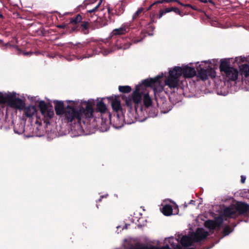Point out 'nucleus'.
Returning a JSON list of instances; mask_svg holds the SVG:
<instances>
[{"mask_svg":"<svg viewBox=\"0 0 249 249\" xmlns=\"http://www.w3.org/2000/svg\"><path fill=\"white\" fill-rule=\"evenodd\" d=\"M71 103L73 106L68 105L66 107L61 101H54L55 104L54 109L57 115L64 114L66 119L68 123L74 122L80 123L83 119L90 118L93 116V104L89 102H85V108L80 106L77 108L74 106L75 105V101H68Z\"/></svg>","mask_w":249,"mask_h":249,"instance_id":"nucleus-1","label":"nucleus"},{"mask_svg":"<svg viewBox=\"0 0 249 249\" xmlns=\"http://www.w3.org/2000/svg\"><path fill=\"white\" fill-rule=\"evenodd\" d=\"M129 40V39L124 38L121 36H113L110 39H107L106 40L103 41V43L97 44V46L101 49L105 47L104 44L109 47V49L107 50L106 52L107 53H109L117 50H125L128 49L131 45Z\"/></svg>","mask_w":249,"mask_h":249,"instance_id":"nucleus-2","label":"nucleus"},{"mask_svg":"<svg viewBox=\"0 0 249 249\" xmlns=\"http://www.w3.org/2000/svg\"><path fill=\"white\" fill-rule=\"evenodd\" d=\"M108 100L111 101V107L113 110L116 111V114L111 115L109 112H107V115L109 118L110 123L112 124L113 126L116 128H119L121 126L120 124L117 122L119 120V111H122V108L121 107V101L118 96H111L107 97Z\"/></svg>","mask_w":249,"mask_h":249,"instance_id":"nucleus-3","label":"nucleus"},{"mask_svg":"<svg viewBox=\"0 0 249 249\" xmlns=\"http://www.w3.org/2000/svg\"><path fill=\"white\" fill-rule=\"evenodd\" d=\"M219 69L222 74L229 80L233 81L237 79L238 71L236 69L230 66L229 59H221Z\"/></svg>","mask_w":249,"mask_h":249,"instance_id":"nucleus-4","label":"nucleus"},{"mask_svg":"<svg viewBox=\"0 0 249 249\" xmlns=\"http://www.w3.org/2000/svg\"><path fill=\"white\" fill-rule=\"evenodd\" d=\"M249 213V205L242 202H238L235 208L228 207L224 209V215L228 218H235L240 214Z\"/></svg>","mask_w":249,"mask_h":249,"instance_id":"nucleus-5","label":"nucleus"},{"mask_svg":"<svg viewBox=\"0 0 249 249\" xmlns=\"http://www.w3.org/2000/svg\"><path fill=\"white\" fill-rule=\"evenodd\" d=\"M197 76L202 80H207L209 77L213 78L216 76L215 70L209 65L202 67V65H199L197 67Z\"/></svg>","mask_w":249,"mask_h":249,"instance_id":"nucleus-6","label":"nucleus"},{"mask_svg":"<svg viewBox=\"0 0 249 249\" xmlns=\"http://www.w3.org/2000/svg\"><path fill=\"white\" fill-rule=\"evenodd\" d=\"M178 72L175 67L169 71V76L165 81V85L170 89L177 88L178 86L180 75H178Z\"/></svg>","mask_w":249,"mask_h":249,"instance_id":"nucleus-7","label":"nucleus"},{"mask_svg":"<svg viewBox=\"0 0 249 249\" xmlns=\"http://www.w3.org/2000/svg\"><path fill=\"white\" fill-rule=\"evenodd\" d=\"M8 105L12 108L17 109L20 110L25 108V101L16 97V93H10V95L7 97Z\"/></svg>","mask_w":249,"mask_h":249,"instance_id":"nucleus-8","label":"nucleus"},{"mask_svg":"<svg viewBox=\"0 0 249 249\" xmlns=\"http://www.w3.org/2000/svg\"><path fill=\"white\" fill-rule=\"evenodd\" d=\"M176 69L177 70L178 75H182L185 78H191L196 75V71L194 68H192L186 66L183 68L179 66H175Z\"/></svg>","mask_w":249,"mask_h":249,"instance_id":"nucleus-9","label":"nucleus"},{"mask_svg":"<svg viewBox=\"0 0 249 249\" xmlns=\"http://www.w3.org/2000/svg\"><path fill=\"white\" fill-rule=\"evenodd\" d=\"M223 222V219L221 216L215 218L214 220H208L205 221L204 225L206 228L210 230H214L217 228H220Z\"/></svg>","mask_w":249,"mask_h":249,"instance_id":"nucleus-10","label":"nucleus"},{"mask_svg":"<svg viewBox=\"0 0 249 249\" xmlns=\"http://www.w3.org/2000/svg\"><path fill=\"white\" fill-rule=\"evenodd\" d=\"M141 85H138L136 86L135 89L132 94V99L134 102V109L136 112L137 111L138 107L140 106V103L141 102L142 96L140 93L141 89Z\"/></svg>","mask_w":249,"mask_h":249,"instance_id":"nucleus-11","label":"nucleus"},{"mask_svg":"<svg viewBox=\"0 0 249 249\" xmlns=\"http://www.w3.org/2000/svg\"><path fill=\"white\" fill-rule=\"evenodd\" d=\"M208 235V232L205 231L202 228H198L196 233L192 235L194 242H198L204 240Z\"/></svg>","mask_w":249,"mask_h":249,"instance_id":"nucleus-12","label":"nucleus"},{"mask_svg":"<svg viewBox=\"0 0 249 249\" xmlns=\"http://www.w3.org/2000/svg\"><path fill=\"white\" fill-rule=\"evenodd\" d=\"M82 18L80 14H78L76 17L71 18L70 19L69 24L71 25L70 32H77L79 29V23L82 21Z\"/></svg>","mask_w":249,"mask_h":249,"instance_id":"nucleus-13","label":"nucleus"},{"mask_svg":"<svg viewBox=\"0 0 249 249\" xmlns=\"http://www.w3.org/2000/svg\"><path fill=\"white\" fill-rule=\"evenodd\" d=\"M161 76H157L154 78H149L143 80L142 84L145 87H155L160 83V79Z\"/></svg>","mask_w":249,"mask_h":249,"instance_id":"nucleus-14","label":"nucleus"},{"mask_svg":"<svg viewBox=\"0 0 249 249\" xmlns=\"http://www.w3.org/2000/svg\"><path fill=\"white\" fill-rule=\"evenodd\" d=\"M194 242L192 236L190 237L186 235H184L182 237L180 241L181 246L184 247V249H193L192 247L194 246Z\"/></svg>","mask_w":249,"mask_h":249,"instance_id":"nucleus-15","label":"nucleus"},{"mask_svg":"<svg viewBox=\"0 0 249 249\" xmlns=\"http://www.w3.org/2000/svg\"><path fill=\"white\" fill-rule=\"evenodd\" d=\"M24 111V114L28 118L32 117L36 112V108L35 106L30 105L27 107L25 106V108L22 110Z\"/></svg>","mask_w":249,"mask_h":249,"instance_id":"nucleus-16","label":"nucleus"},{"mask_svg":"<svg viewBox=\"0 0 249 249\" xmlns=\"http://www.w3.org/2000/svg\"><path fill=\"white\" fill-rule=\"evenodd\" d=\"M127 30H128V28H126L124 26H123V27H121L120 28H119L115 29L112 31V32L111 33L112 36L111 37H112L113 36L117 37L116 36L124 35L125 33L127 32Z\"/></svg>","mask_w":249,"mask_h":249,"instance_id":"nucleus-17","label":"nucleus"},{"mask_svg":"<svg viewBox=\"0 0 249 249\" xmlns=\"http://www.w3.org/2000/svg\"><path fill=\"white\" fill-rule=\"evenodd\" d=\"M162 213L165 216L171 215L173 213V207L169 204H166L162 207Z\"/></svg>","mask_w":249,"mask_h":249,"instance_id":"nucleus-18","label":"nucleus"},{"mask_svg":"<svg viewBox=\"0 0 249 249\" xmlns=\"http://www.w3.org/2000/svg\"><path fill=\"white\" fill-rule=\"evenodd\" d=\"M89 23L88 21L81 22L80 25H79L78 31L80 30L83 34L85 35L88 34L89 33Z\"/></svg>","mask_w":249,"mask_h":249,"instance_id":"nucleus-19","label":"nucleus"},{"mask_svg":"<svg viewBox=\"0 0 249 249\" xmlns=\"http://www.w3.org/2000/svg\"><path fill=\"white\" fill-rule=\"evenodd\" d=\"M240 73L241 75H244L247 77L249 76V65L248 64H243L239 67Z\"/></svg>","mask_w":249,"mask_h":249,"instance_id":"nucleus-20","label":"nucleus"},{"mask_svg":"<svg viewBox=\"0 0 249 249\" xmlns=\"http://www.w3.org/2000/svg\"><path fill=\"white\" fill-rule=\"evenodd\" d=\"M50 105V104H47L44 101H41L39 102L38 107L42 115H45V112L49 108Z\"/></svg>","mask_w":249,"mask_h":249,"instance_id":"nucleus-21","label":"nucleus"},{"mask_svg":"<svg viewBox=\"0 0 249 249\" xmlns=\"http://www.w3.org/2000/svg\"><path fill=\"white\" fill-rule=\"evenodd\" d=\"M97 110L101 113H106L107 107L105 104L101 100L97 103Z\"/></svg>","mask_w":249,"mask_h":249,"instance_id":"nucleus-22","label":"nucleus"},{"mask_svg":"<svg viewBox=\"0 0 249 249\" xmlns=\"http://www.w3.org/2000/svg\"><path fill=\"white\" fill-rule=\"evenodd\" d=\"M143 102L144 106L146 107H149L152 105V99L148 93L145 94L143 98Z\"/></svg>","mask_w":249,"mask_h":249,"instance_id":"nucleus-23","label":"nucleus"},{"mask_svg":"<svg viewBox=\"0 0 249 249\" xmlns=\"http://www.w3.org/2000/svg\"><path fill=\"white\" fill-rule=\"evenodd\" d=\"M119 90L122 93H128L131 91V88L129 86H120Z\"/></svg>","mask_w":249,"mask_h":249,"instance_id":"nucleus-24","label":"nucleus"},{"mask_svg":"<svg viewBox=\"0 0 249 249\" xmlns=\"http://www.w3.org/2000/svg\"><path fill=\"white\" fill-rule=\"evenodd\" d=\"M10 95V93L8 94H3L0 92V104H4L8 103L7 97Z\"/></svg>","mask_w":249,"mask_h":249,"instance_id":"nucleus-25","label":"nucleus"},{"mask_svg":"<svg viewBox=\"0 0 249 249\" xmlns=\"http://www.w3.org/2000/svg\"><path fill=\"white\" fill-rule=\"evenodd\" d=\"M165 12H166V13L173 11L175 13H176L181 16H182L181 14V12H180L179 9L177 7H172L170 8H166L165 9Z\"/></svg>","mask_w":249,"mask_h":249,"instance_id":"nucleus-26","label":"nucleus"},{"mask_svg":"<svg viewBox=\"0 0 249 249\" xmlns=\"http://www.w3.org/2000/svg\"><path fill=\"white\" fill-rule=\"evenodd\" d=\"M45 117L47 116L49 119L53 118L54 115L53 110V107L52 105H50L49 108L47 110V111L45 112V115H43Z\"/></svg>","mask_w":249,"mask_h":249,"instance_id":"nucleus-27","label":"nucleus"},{"mask_svg":"<svg viewBox=\"0 0 249 249\" xmlns=\"http://www.w3.org/2000/svg\"><path fill=\"white\" fill-rule=\"evenodd\" d=\"M126 106L129 107L130 110H133L134 102L132 98H128L125 100Z\"/></svg>","mask_w":249,"mask_h":249,"instance_id":"nucleus-28","label":"nucleus"},{"mask_svg":"<svg viewBox=\"0 0 249 249\" xmlns=\"http://www.w3.org/2000/svg\"><path fill=\"white\" fill-rule=\"evenodd\" d=\"M101 3H102V1L100 0L99 1V2L98 3V4L94 8H93L91 10H88L87 11L88 16L89 17V14H90V17H92V14H93V15L94 14L95 12L97 11V9L98 8V7H99V6L101 4Z\"/></svg>","mask_w":249,"mask_h":249,"instance_id":"nucleus-29","label":"nucleus"},{"mask_svg":"<svg viewBox=\"0 0 249 249\" xmlns=\"http://www.w3.org/2000/svg\"><path fill=\"white\" fill-rule=\"evenodd\" d=\"M74 46H77V47H78L79 48H88L90 46H91V45L89 44V43L88 42H83L82 43H78L76 44L75 45H74Z\"/></svg>","mask_w":249,"mask_h":249,"instance_id":"nucleus-30","label":"nucleus"},{"mask_svg":"<svg viewBox=\"0 0 249 249\" xmlns=\"http://www.w3.org/2000/svg\"><path fill=\"white\" fill-rule=\"evenodd\" d=\"M231 232V230L229 226H226L222 231V233L224 236L229 235Z\"/></svg>","mask_w":249,"mask_h":249,"instance_id":"nucleus-31","label":"nucleus"},{"mask_svg":"<svg viewBox=\"0 0 249 249\" xmlns=\"http://www.w3.org/2000/svg\"><path fill=\"white\" fill-rule=\"evenodd\" d=\"M0 46L1 49L3 50H6L8 47L11 48L12 47L9 43L5 44L2 41V40H0Z\"/></svg>","mask_w":249,"mask_h":249,"instance_id":"nucleus-32","label":"nucleus"},{"mask_svg":"<svg viewBox=\"0 0 249 249\" xmlns=\"http://www.w3.org/2000/svg\"><path fill=\"white\" fill-rule=\"evenodd\" d=\"M57 27L60 29H68L71 27L69 22L68 23H63L57 25Z\"/></svg>","mask_w":249,"mask_h":249,"instance_id":"nucleus-33","label":"nucleus"},{"mask_svg":"<svg viewBox=\"0 0 249 249\" xmlns=\"http://www.w3.org/2000/svg\"><path fill=\"white\" fill-rule=\"evenodd\" d=\"M143 11V8H141L139 9L133 15V18L134 19L136 18H137L142 13V12Z\"/></svg>","mask_w":249,"mask_h":249,"instance_id":"nucleus-34","label":"nucleus"},{"mask_svg":"<svg viewBox=\"0 0 249 249\" xmlns=\"http://www.w3.org/2000/svg\"><path fill=\"white\" fill-rule=\"evenodd\" d=\"M171 245L174 249H183V248L178 243L174 244L171 243Z\"/></svg>","mask_w":249,"mask_h":249,"instance_id":"nucleus-35","label":"nucleus"},{"mask_svg":"<svg viewBox=\"0 0 249 249\" xmlns=\"http://www.w3.org/2000/svg\"><path fill=\"white\" fill-rule=\"evenodd\" d=\"M173 214H178V212H179V209H178V205H177L176 204L173 207Z\"/></svg>","mask_w":249,"mask_h":249,"instance_id":"nucleus-36","label":"nucleus"},{"mask_svg":"<svg viewBox=\"0 0 249 249\" xmlns=\"http://www.w3.org/2000/svg\"><path fill=\"white\" fill-rule=\"evenodd\" d=\"M166 12H165V10H160L159 11V14L158 15H157V18H160L164 14H166Z\"/></svg>","mask_w":249,"mask_h":249,"instance_id":"nucleus-37","label":"nucleus"},{"mask_svg":"<svg viewBox=\"0 0 249 249\" xmlns=\"http://www.w3.org/2000/svg\"><path fill=\"white\" fill-rule=\"evenodd\" d=\"M148 28L149 29V30L153 32L155 29V26L151 25V23H148Z\"/></svg>","mask_w":249,"mask_h":249,"instance_id":"nucleus-38","label":"nucleus"},{"mask_svg":"<svg viewBox=\"0 0 249 249\" xmlns=\"http://www.w3.org/2000/svg\"><path fill=\"white\" fill-rule=\"evenodd\" d=\"M246 179V178L245 176L242 175L241 176V182L242 183H244L245 182Z\"/></svg>","mask_w":249,"mask_h":249,"instance_id":"nucleus-39","label":"nucleus"},{"mask_svg":"<svg viewBox=\"0 0 249 249\" xmlns=\"http://www.w3.org/2000/svg\"><path fill=\"white\" fill-rule=\"evenodd\" d=\"M33 53L32 52H26L23 53V54L24 55H29L32 54Z\"/></svg>","mask_w":249,"mask_h":249,"instance_id":"nucleus-40","label":"nucleus"},{"mask_svg":"<svg viewBox=\"0 0 249 249\" xmlns=\"http://www.w3.org/2000/svg\"><path fill=\"white\" fill-rule=\"evenodd\" d=\"M156 22V21H155L154 18V16L151 18V21L149 23H151V24H152L153 23Z\"/></svg>","mask_w":249,"mask_h":249,"instance_id":"nucleus-41","label":"nucleus"},{"mask_svg":"<svg viewBox=\"0 0 249 249\" xmlns=\"http://www.w3.org/2000/svg\"><path fill=\"white\" fill-rule=\"evenodd\" d=\"M184 7H190V8H191L192 5H191L190 4H185V5H184Z\"/></svg>","mask_w":249,"mask_h":249,"instance_id":"nucleus-42","label":"nucleus"},{"mask_svg":"<svg viewBox=\"0 0 249 249\" xmlns=\"http://www.w3.org/2000/svg\"><path fill=\"white\" fill-rule=\"evenodd\" d=\"M107 11H108V14L110 15L111 14H112L111 13V11L112 10L110 8H108V9H107Z\"/></svg>","mask_w":249,"mask_h":249,"instance_id":"nucleus-43","label":"nucleus"},{"mask_svg":"<svg viewBox=\"0 0 249 249\" xmlns=\"http://www.w3.org/2000/svg\"><path fill=\"white\" fill-rule=\"evenodd\" d=\"M191 8L193 10H196V11L197 10V8L196 6H193V5H192V7H191Z\"/></svg>","mask_w":249,"mask_h":249,"instance_id":"nucleus-44","label":"nucleus"},{"mask_svg":"<svg viewBox=\"0 0 249 249\" xmlns=\"http://www.w3.org/2000/svg\"><path fill=\"white\" fill-rule=\"evenodd\" d=\"M105 197L104 196H100V198L99 199V200H98V201L100 202V201H101L103 197Z\"/></svg>","mask_w":249,"mask_h":249,"instance_id":"nucleus-45","label":"nucleus"},{"mask_svg":"<svg viewBox=\"0 0 249 249\" xmlns=\"http://www.w3.org/2000/svg\"><path fill=\"white\" fill-rule=\"evenodd\" d=\"M107 25V21H106V20H105V21H104L103 26H106Z\"/></svg>","mask_w":249,"mask_h":249,"instance_id":"nucleus-46","label":"nucleus"},{"mask_svg":"<svg viewBox=\"0 0 249 249\" xmlns=\"http://www.w3.org/2000/svg\"><path fill=\"white\" fill-rule=\"evenodd\" d=\"M162 2H163V1H157V2H156V3H162ZM155 4V3H153V5H154V4Z\"/></svg>","mask_w":249,"mask_h":249,"instance_id":"nucleus-47","label":"nucleus"},{"mask_svg":"<svg viewBox=\"0 0 249 249\" xmlns=\"http://www.w3.org/2000/svg\"><path fill=\"white\" fill-rule=\"evenodd\" d=\"M166 1L167 2H172V1H175L174 0H167Z\"/></svg>","mask_w":249,"mask_h":249,"instance_id":"nucleus-48","label":"nucleus"},{"mask_svg":"<svg viewBox=\"0 0 249 249\" xmlns=\"http://www.w3.org/2000/svg\"><path fill=\"white\" fill-rule=\"evenodd\" d=\"M183 206H184V208H186L187 207V204H184L183 205Z\"/></svg>","mask_w":249,"mask_h":249,"instance_id":"nucleus-49","label":"nucleus"},{"mask_svg":"<svg viewBox=\"0 0 249 249\" xmlns=\"http://www.w3.org/2000/svg\"><path fill=\"white\" fill-rule=\"evenodd\" d=\"M149 35L150 36H152V35H153V34H152V33H151V34H150V33H149Z\"/></svg>","mask_w":249,"mask_h":249,"instance_id":"nucleus-50","label":"nucleus"},{"mask_svg":"<svg viewBox=\"0 0 249 249\" xmlns=\"http://www.w3.org/2000/svg\"><path fill=\"white\" fill-rule=\"evenodd\" d=\"M2 17H3L2 15L1 14H0V18H1Z\"/></svg>","mask_w":249,"mask_h":249,"instance_id":"nucleus-51","label":"nucleus"},{"mask_svg":"<svg viewBox=\"0 0 249 249\" xmlns=\"http://www.w3.org/2000/svg\"><path fill=\"white\" fill-rule=\"evenodd\" d=\"M93 55V54H90V55H89V56H90H90H92Z\"/></svg>","mask_w":249,"mask_h":249,"instance_id":"nucleus-52","label":"nucleus"}]
</instances>
